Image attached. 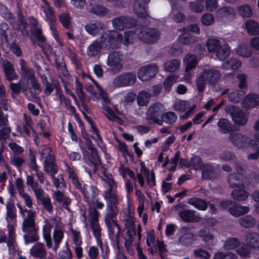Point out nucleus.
<instances>
[{"mask_svg": "<svg viewBox=\"0 0 259 259\" xmlns=\"http://www.w3.org/2000/svg\"><path fill=\"white\" fill-rule=\"evenodd\" d=\"M22 230L25 244L36 242L39 239L35 224L34 213L32 210L28 211V217L23 220Z\"/></svg>", "mask_w": 259, "mask_h": 259, "instance_id": "f03ea898", "label": "nucleus"}, {"mask_svg": "<svg viewBox=\"0 0 259 259\" xmlns=\"http://www.w3.org/2000/svg\"><path fill=\"white\" fill-rule=\"evenodd\" d=\"M239 225L245 228H250L255 226L256 220L250 215H246L240 218L238 220Z\"/></svg>", "mask_w": 259, "mask_h": 259, "instance_id": "473e14b6", "label": "nucleus"}, {"mask_svg": "<svg viewBox=\"0 0 259 259\" xmlns=\"http://www.w3.org/2000/svg\"><path fill=\"white\" fill-rule=\"evenodd\" d=\"M200 170L202 171L201 177L204 180H213L218 177L214 166L209 163L204 164Z\"/></svg>", "mask_w": 259, "mask_h": 259, "instance_id": "4be33fe9", "label": "nucleus"}, {"mask_svg": "<svg viewBox=\"0 0 259 259\" xmlns=\"http://www.w3.org/2000/svg\"><path fill=\"white\" fill-rule=\"evenodd\" d=\"M105 181L108 184V190L103 192V196L106 201V205H118L119 200L117 194L113 191L116 185L112 178L107 177Z\"/></svg>", "mask_w": 259, "mask_h": 259, "instance_id": "0eeeda50", "label": "nucleus"}, {"mask_svg": "<svg viewBox=\"0 0 259 259\" xmlns=\"http://www.w3.org/2000/svg\"><path fill=\"white\" fill-rule=\"evenodd\" d=\"M88 163L89 165H93L94 166L95 172L97 170V166L101 164V159L96 149L91 151V156L88 161Z\"/></svg>", "mask_w": 259, "mask_h": 259, "instance_id": "c03bdc74", "label": "nucleus"}, {"mask_svg": "<svg viewBox=\"0 0 259 259\" xmlns=\"http://www.w3.org/2000/svg\"><path fill=\"white\" fill-rule=\"evenodd\" d=\"M30 253L32 256L39 259L45 258L47 254L45 245L40 242L34 244L30 250Z\"/></svg>", "mask_w": 259, "mask_h": 259, "instance_id": "412c9836", "label": "nucleus"}, {"mask_svg": "<svg viewBox=\"0 0 259 259\" xmlns=\"http://www.w3.org/2000/svg\"><path fill=\"white\" fill-rule=\"evenodd\" d=\"M125 229L126 230V237L124 238L125 240V246H126L127 242H132L134 241V235H135V218L134 214L129 213L128 215L125 219Z\"/></svg>", "mask_w": 259, "mask_h": 259, "instance_id": "ddd939ff", "label": "nucleus"}, {"mask_svg": "<svg viewBox=\"0 0 259 259\" xmlns=\"http://www.w3.org/2000/svg\"><path fill=\"white\" fill-rule=\"evenodd\" d=\"M221 77L220 71L215 68H204L197 79V88L199 92H201L204 91L207 83L214 86Z\"/></svg>", "mask_w": 259, "mask_h": 259, "instance_id": "f257e3e1", "label": "nucleus"}, {"mask_svg": "<svg viewBox=\"0 0 259 259\" xmlns=\"http://www.w3.org/2000/svg\"><path fill=\"white\" fill-rule=\"evenodd\" d=\"M238 14L242 17L248 18L252 15V11L250 6L247 5H242L238 7Z\"/></svg>", "mask_w": 259, "mask_h": 259, "instance_id": "6e6d98bb", "label": "nucleus"}, {"mask_svg": "<svg viewBox=\"0 0 259 259\" xmlns=\"http://www.w3.org/2000/svg\"><path fill=\"white\" fill-rule=\"evenodd\" d=\"M242 106L247 109L254 108L259 105V95L256 94L248 95L244 99Z\"/></svg>", "mask_w": 259, "mask_h": 259, "instance_id": "5701e85b", "label": "nucleus"}, {"mask_svg": "<svg viewBox=\"0 0 259 259\" xmlns=\"http://www.w3.org/2000/svg\"><path fill=\"white\" fill-rule=\"evenodd\" d=\"M45 170L48 173L50 174L51 176L56 174L58 170L57 165L53 162H48V159L44 161Z\"/></svg>", "mask_w": 259, "mask_h": 259, "instance_id": "5fc2aeb1", "label": "nucleus"}, {"mask_svg": "<svg viewBox=\"0 0 259 259\" xmlns=\"http://www.w3.org/2000/svg\"><path fill=\"white\" fill-rule=\"evenodd\" d=\"M20 66L21 71V77L24 79H31L35 77L34 71L32 68L27 67L26 62L24 59L20 60Z\"/></svg>", "mask_w": 259, "mask_h": 259, "instance_id": "b1692460", "label": "nucleus"}, {"mask_svg": "<svg viewBox=\"0 0 259 259\" xmlns=\"http://www.w3.org/2000/svg\"><path fill=\"white\" fill-rule=\"evenodd\" d=\"M179 41L182 44L189 45L196 42L197 39L191 34L185 33L179 36Z\"/></svg>", "mask_w": 259, "mask_h": 259, "instance_id": "de8ad7c7", "label": "nucleus"}, {"mask_svg": "<svg viewBox=\"0 0 259 259\" xmlns=\"http://www.w3.org/2000/svg\"><path fill=\"white\" fill-rule=\"evenodd\" d=\"M241 65V62L239 59L231 58L222 64V68L224 70H235L239 68Z\"/></svg>", "mask_w": 259, "mask_h": 259, "instance_id": "e433bc0d", "label": "nucleus"}, {"mask_svg": "<svg viewBox=\"0 0 259 259\" xmlns=\"http://www.w3.org/2000/svg\"><path fill=\"white\" fill-rule=\"evenodd\" d=\"M102 109L104 111V113L105 115L110 120L116 121L120 119V118L113 112L109 107L103 106Z\"/></svg>", "mask_w": 259, "mask_h": 259, "instance_id": "bf43d9fd", "label": "nucleus"}, {"mask_svg": "<svg viewBox=\"0 0 259 259\" xmlns=\"http://www.w3.org/2000/svg\"><path fill=\"white\" fill-rule=\"evenodd\" d=\"M44 12L46 19L49 22L50 29L54 30V27H55L54 23L56 21V18L54 14L52 8L49 6L45 9Z\"/></svg>", "mask_w": 259, "mask_h": 259, "instance_id": "37998d69", "label": "nucleus"}, {"mask_svg": "<svg viewBox=\"0 0 259 259\" xmlns=\"http://www.w3.org/2000/svg\"><path fill=\"white\" fill-rule=\"evenodd\" d=\"M118 211V205H106L104 220L110 237H113L114 234V227H116V225H118L116 221V215Z\"/></svg>", "mask_w": 259, "mask_h": 259, "instance_id": "20e7f679", "label": "nucleus"}, {"mask_svg": "<svg viewBox=\"0 0 259 259\" xmlns=\"http://www.w3.org/2000/svg\"><path fill=\"white\" fill-rule=\"evenodd\" d=\"M150 94L146 91H142L139 93L137 97V102L140 106H146L150 101Z\"/></svg>", "mask_w": 259, "mask_h": 259, "instance_id": "8fccbe9b", "label": "nucleus"}, {"mask_svg": "<svg viewBox=\"0 0 259 259\" xmlns=\"http://www.w3.org/2000/svg\"><path fill=\"white\" fill-rule=\"evenodd\" d=\"M102 27L103 25L101 23L93 22V21L87 23L84 26L85 30L93 35H97L102 29Z\"/></svg>", "mask_w": 259, "mask_h": 259, "instance_id": "2f4dec72", "label": "nucleus"}, {"mask_svg": "<svg viewBox=\"0 0 259 259\" xmlns=\"http://www.w3.org/2000/svg\"><path fill=\"white\" fill-rule=\"evenodd\" d=\"M204 164L201 158L198 156L192 157L189 162V165L196 170H200Z\"/></svg>", "mask_w": 259, "mask_h": 259, "instance_id": "052dcab7", "label": "nucleus"}, {"mask_svg": "<svg viewBox=\"0 0 259 259\" xmlns=\"http://www.w3.org/2000/svg\"><path fill=\"white\" fill-rule=\"evenodd\" d=\"M215 53L220 60L224 61L230 55V47L228 45H222Z\"/></svg>", "mask_w": 259, "mask_h": 259, "instance_id": "ea45409f", "label": "nucleus"}, {"mask_svg": "<svg viewBox=\"0 0 259 259\" xmlns=\"http://www.w3.org/2000/svg\"><path fill=\"white\" fill-rule=\"evenodd\" d=\"M231 196L235 200L241 201H244L248 198L249 193L243 189V188H241L233 190L231 193Z\"/></svg>", "mask_w": 259, "mask_h": 259, "instance_id": "58836bf2", "label": "nucleus"}, {"mask_svg": "<svg viewBox=\"0 0 259 259\" xmlns=\"http://www.w3.org/2000/svg\"><path fill=\"white\" fill-rule=\"evenodd\" d=\"M240 244L239 240L236 238H231L227 240L224 245L226 249H232L238 246Z\"/></svg>", "mask_w": 259, "mask_h": 259, "instance_id": "13d9d810", "label": "nucleus"}, {"mask_svg": "<svg viewBox=\"0 0 259 259\" xmlns=\"http://www.w3.org/2000/svg\"><path fill=\"white\" fill-rule=\"evenodd\" d=\"M150 0H134L133 7L138 17L145 18L148 16L147 5Z\"/></svg>", "mask_w": 259, "mask_h": 259, "instance_id": "a211bd4d", "label": "nucleus"}, {"mask_svg": "<svg viewBox=\"0 0 259 259\" xmlns=\"http://www.w3.org/2000/svg\"><path fill=\"white\" fill-rule=\"evenodd\" d=\"M163 105L159 103H156L151 105L146 113V119L148 120L152 121L153 122L162 125L163 121L159 119L158 117L164 112Z\"/></svg>", "mask_w": 259, "mask_h": 259, "instance_id": "6e6552de", "label": "nucleus"}, {"mask_svg": "<svg viewBox=\"0 0 259 259\" xmlns=\"http://www.w3.org/2000/svg\"><path fill=\"white\" fill-rule=\"evenodd\" d=\"M161 121L166 122L169 124H172L175 123L177 119V116L174 112L169 111L161 114Z\"/></svg>", "mask_w": 259, "mask_h": 259, "instance_id": "3c124183", "label": "nucleus"}, {"mask_svg": "<svg viewBox=\"0 0 259 259\" xmlns=\"http://www.w3.org/2000/svg\"><path fill=\"white\" fill-rule=\"evenodd\" d=\"M236 13L234 9L230 7H225L219 9L216 12V17L218 18H234Z\"/></svg>", "mask_w": 259, "mask_h": 259, "instance_id": "cd10ccee", "label": "nucleus"}, {"mask_svg": "<svg viewBox=\"0 0 259 259\" xmlns=\"http://www.w3.org/2000/svg\"><path fill=\"white\" fill-rule=\"evenodd\" d=\"M91 226L93 234L96 239L98 245L100 246L101 250L103 251V246L101 237V228L99 222L92 223H91Z\"/></svg>", "mask_w": 259, "mask_h": 259, "instance_id": "c9c22d12", "label": "nucleus"}, {"mask_svg": "<svg viewBox=\"0 0 259 259\" xmlns=\"http://www.w3.org/2000/svg\"><path fill=\"white\" fill-rule=\"evenodd\" d=\"M188 203L194 206L196 208L202 210H205L208 205L206 201L197 197L190 198L188 200Z\"/></svg>", "mask_w": 259, "mask_h": 259, "instance_id": "4c0bfd02", "label": "nucleus"}, {"mask_svg": "<svg viewBox=\"0 0 259 259\" xmlns=\"http://www.w3.org/2000/svg\"><path fill=\"white\" fill-rule=\"evenodd\" d=\"M51 228L52 225L50 223H46L43 228L44 237L48 248L52 247V241L50 235Z\"/></svg>", "mask_w": 259, "mask_h": 259, "instance_id": "a18cd8bd", "label": "nucleus"}, {"mask_svg": "<svg viewBox=\"0 0 259 259\" xmlns=\"http://www.w3.org/2000/svg\"><path fill=\"white\" fill-rule=\"evenodd\" d=\"M250 208L248 206L234 204L229 208V212L233 216L238 217L249 212Z\"/></svg>", "mask_w": 259, "mask_h": 259, "instance_id": "c756f323", "label": "nucleus"}, {"mask_svg": "<svg viewBox=\"0 0 259 259\" xmlns=\"http://www.w3.org/2000/svg\"><path fill=\"white\" fill-rule=\"evenodd\" d=\"M198 236L202 238L205 242H208L213 239V236L206 229L200 230L198 233Z\"/></svg>", "mask_w": 259, "mask_h": 259, "instance_id": "338daca9", "label": "nucleus"}, {"mask_svg": "<svg viewBox=\"0 0 259 259\" xmlns=\"http://www.w3.org/2000/svg\"><path fill=\"white\" fill-rule=\"evenodd\" d=\"M191 229V228L189 227H183L180 229V232L183 235L178 239L179 244L184 246H188L195 241V235L190 233Z\"/></svg>", "mask_w": 259, "mask_h": 259, "instance_id": "f3484780", "label": "nucleus"}, {"mask_svg": "<svg viewBox=\"0 0 259 259\" xmlns=\"http://www.w3.org/2000/svg\"><path fill=\"white\" fill-rule=\"evenodd\" d=\"M160 36V32L157 29L150 27L142 29L137 35L139 40L148 44L157 42L159 40Z\"/></svg>", "mask_w": 259, "mask_h": 259, "instance_id": "423d86ee", "label": "nucleus"}, {"mask_svg": "<svg viewBox=\"0 0 259 259\" xmlns=\"http://www.w3.org/2000/svg\"><path fill=\"white\" fill-rule=\"evenodd\" d=\"M158 72V67L155 64H150L141 67L138 72V77L142 81H146L154 77Z\"/></svg>", "mask_w": 259, "mask_h": 259, "instance_id": "f8f14e48", "label": "nucleus"}, {"mask_svg": "<svg viewBox=\"0 0 259 259\" xmlns=\"http://www.w3.org/2000/svg\"><path fill=\"white\" fill-rule=\"evenodd\" d=\"M180 66V62L177 59L167 61L164 65L165 70L169 72L176 71Z\"/></svg>", "mask_w": 259, "mask_h": 259, "instance_id": "864d4df0", "label": "nucleus"}, {"mask_svg": "<svg viewBox=\"0 0 259 259\" xmlns=\"http://www.w3.org/2000/svg\"><path fill=\"white\" fill-rule=\"evenodd\" d=\"M77 190L81 192L90 205L95 203V199L99 193V190L96 187L84 184L83 185L81 184Z\"/></svg>", "mask_w": 259, "mask_h": 259, "instance_id": "1a4fd4ad", "label": "nucleus"}, {"mask_svg": "<svg viewBox=\"0 0 259 259\" xmlns=\"http://www.w3.org/2000/svg\"><path fill=\"white\" fill-rule=\"evenodd\" d=\"M122 54L119 51H113L108 55L107 65L110 67H113V70L115 73L119 72L122 68L120 63Z\"/></svg>", "mask_w": 259, "mask_h": 259, "instance_id": "2eb2a0df", "label": "nucleus"}, {"mask_svg": "<svg viewBox=\"0 0 259 259\" xmlns=\"http://www.w3.org/2000/svg\"><path fill=\"white\" fill-rule=\"evenodd\" d=\"M184 61L186 65L185 71H190L194 69L197 63L196 56L192 54H187L185 56Z\"/></svg>", "mask_w": 259, "mask_h": 259, "instance_id": "a19ab883", "label": "nucleus"}, {"mask_svg": "<svg viewBox=\"0 0 259 259\" xmlns=\"http://www.w3.org/2000/svg\"><path fill=\"white\" fill-rule=\"evenodd\" d=\"M222 46L221 41L217 38H211L207 40L206 47L209 52L215 53Z\"/></svg>", "mask_w": 259, "mask_h": 259, "instance_id": "49530a36", "label": "nucleus"}, {"mask_svg": "<svg viewBox=\"0 0 259 259\" xmlns=\"http://www.w3.org/2000/svg\"><path fill=\"white\" fill-rule=\"evenodd\" d=\"M102 50V46L98 40L93 41L88 48L87 53L91 57L97 56Z\"/></svg>", "mask_w": 259, "mask_h": 259, "instance_id": "72a5a7b5", "label": "nucleus"}, {"mask_svg": "<svg viewBox=\"0 0 259 259\" xmlns=\"http://www.w3.org/2000/svg\"><path fill=\"white\" fill-rule=\"evenodd\" d=\"M193 254L196 258L200 259H208L210 257V253L202 248L194 250Z\"/></svg>", "mask_w": 259, "mask_h": 259, "instance_id": "680f3d73", "label": "nucleus"}, {"mask_svg": "<svg viewBox=\"0 0 259 259\" xmlns=\"http://www.w3.org/2000/svg\"><path fill=\"white\" fill-rule=\"evenodd\" d=\"M0 14L6 19L9 20L13 27H15V17L8 8L0 3Z\"/></svg>", "mask_w": 259, "mask_h": 259, "instance_id": "79ce46f5", "label": "nucleus"}, {"mask_svg": "<svg viewBox=\"0 0 259 259\" xmlns=\"http://www.w3.org/2000/svg\"><path fill=\"white\" fill-rule=\"evenodd\" d=\"M244 176L241 174L234 173L229 175L228 182L232 188H244Z\"/></svg>", "mask_w": 259, "mask_h": 259, "instance_id": "aec40b11", "label": "nucleus"}, {"mask_svg": "<svg viewBox=\"0 0 259 259\" xmlns=\"http://www.w3.org/2000/svg\"><path fill=\"white\" fill-rule=\"evenodd\" d=\"M237 53L242 57H249L251 55V51L244 45H241L236 49Z\"/></svg>", "mask_w": 259, "mask_h": 259, "instance_id": "e2e57ef3", "label": "nucleus"}, {"mask_svg": "<svg viewBox=\"0 0 259 259\" xmlns=\"http://www.w3.org/2000/svg\"><path fill=\"white\" fill-rule=\"evenodd\" d=\"M179 216L183 221L186 222L192 223L197 221L194 210L187 209L181 211L180 212Z\"/></svg>", "mask_w": 259, "mask_h": 259, "instance_id": "f704fd0d", "label": "nucleus"}, {"mask_svg": "<svg viewBox=\"0 0 259 259\" xmlns=\"http://www.w3.org/2000/svg\"><path fill=\"white\" fill-rule=\"evenodd\" d=\"M245 27L248 33L251 35H259V24L252 19L247 20L245 23Z\"/></svg>", "mask_w": 259, "mask_h": 259, "instance_id": "c85d7f7f", "label": "nucleus"}, {"mask_svg": "<svg viewBox=\"0 0 259 259\" xmlns=\"http://www.w3.org/2000/svg\"><path fill=\"white\" fill-rule=\"evenodd\" d=\"M228 139L234 146L238 148H245L251 142L247 136L240 133L232 132L230 133Z\"/></svg>", "mask_w": 259, "mask_h": 259, "instance_id": "9b49d317", "label": "nucleus"}, {"mask_svg": "<svg viewBox=\"0 0 259 259\" xmlns=\"http://www.w3.org/2000/svg\"><path fill=\"white\" fill-rule=\"evenodd\" d=\"M136 81V76L132 73L122 74L116 76L113 81L115 87L131 85L135 84Z\"/></svg>", "mask_w": 259, "mask_h": 259, "instance_id": "4468645a", "label": "nucleus"}, {"mask_svg": "<svg viewBox=\"0 0 259 259\" xmlns=\"http://www.w3.org/2000/svg\"><path fill=\"white\" fill-rule=\"evenodd\" d=\"M54 196L58 202L62 204V206L64 208L70 211L69 205L71 202V199L68 196L64 195L59 190L54 192Z\"/></svg>", "mask_w": 259, "mask_h": 259, "instance_id": "a878e982", "label": "nucleus"}, {"mask_svg": "<svg viewBox=\"0 0 259 259\" xmlns=\"http://www.w3.org/2000/svg\"><path fill=\"white\" fill-rule=\"evenodd\" d=\"M247 244L250 247L259 250V234L255 232H248L245 238Z\"/></svg>", "mask_w": 259, "mask_h": 259, "instance_id": "bb28decb", "label": "nucleus"}, {"mask_svg": "<svg viewBox=\"0 0 259 259\" xmlns=\"http://www.w3.org/2000/svg\"><path fill=\"white\" fill-rule=\"evenodd\" d=\"M177 77L174 75L167 77L163 82L165 91L169 92L173 85L176 82Z\"/></svg>", "mask_w": 259, "mask_h": 259, "instance_id": "0e129e2a", "label": "nucleus"}, {"mask_svg": "<svg viewBox=\"0 0 259 259\" xmlns=\"http://www.w3.org/2000/svg\"><path fill=\"white\" fill-rule=\"evenodd\" d=\"M247 75L244 73H239L237 75V79L239 80L238 87L240 89H245L247 87Z\"/></svg>", "mask_w": 259, "mask_h": 259, "instance_id": "774afa93", "label": "nucleus"}, {"mask_svg": "<svg viewBox=\"0 0 259 259\" xmlns=\"http://www.w3.org/2000/svg\"><path fill=\"white\" fill-rule=\"evenodd\" d=\"M219 132L222 134H229L234 131L233 124L227 119L221 118L217 123Z\"/></svg>", "mask_w": 259, "mask_h": 259, "instance_id": "393cba45", "label": "nucleus"}, {"mask_svg": "<svg viewBox=\"0 0 259 259\" xmlns=\"http://www.w3.org/2000/svg\"><path fill=\"white\" fill-rule=\"evenodd\" d=\"M63 236L64 233L61 230L55 229L54 231L53 237L55 244L53 247V250L55 252H57Z\"/></svg>", "mask_w": 259, "mask_h": 259, "instance_id": "09e8293b", "label": "nucleus"}, {"mask_svg": "<svg viewBox=\"0 0 259 259\" xmlns=\"http://www.w3.org/2000/svg\"><path fill=\"white\" fill-rule=\"evenodd\" d=\"M100 38L104 48L110 51L118 48L119 42L123 39V36L117 31L111 30L104 33Z\"/></svg>", "mask_w": 259, "mask_h": 259, "instance_id": "7ed1b4c3", "label": "nucleus"}, {"mask_svg": "<svg viewBox=\"0 0 259 259\" xmlns=\"http://www.w3.org/2000/svg\"><path fill=\"white\" fill-rule=\"evenodd\" d=\"M60 21L63 26L69 29L70 27V17L69 14L66 13H62L59 16Z\"/></svg>", "mask_w": 259, "mask_h": 259, "instance_id": "69168bd1", "label": "nucleus"}, {"mask_svg": "<svg viewBox=\"0 0 259 259\" xmlns=\"http://www.w3.org/2000/svg\"><path fill=\"white\" fill-rule=\"evenodd\" d=\"M68 172L69 178L71 181L72 183L74 185L75 188L77 189L81 185V183L79 181L78 177L74 170L69 167H68Z\"/></svg>", "mask_w": 259, "mask_h": 259, "instance_id": "4d7b16f0", "label": "nucleus"}, {"mask_svg": "<svg viewBox=\"0 0 259 259\" xmlns=\"http://www.w3.org/2000/svg\"><path fill=\"white\" fill-rule=\"evenodd\" d=\"M225 111L231 116L234 122L238 125L243 126L247 122L248 117L238 107L232 105H228L225 107Z\"/></svg>", "mask_w": 259, "mask_h": 259, "instance_id": "39448f33", "label": "nucleus"}, {"mask_svg": "<svg viewBox=\"0 0 259 259\" xmlns=\"http://www.w3.org/2000/svg\"><path fill=\"white\" fill-rule=\"evenodd\" d=\"M87 9L89 12L98 16H104L108 13V9L101 5L99 0H90Z\"/></svg>", "mask_w": 259, "mask_h": 259, "instance_id": "dca6fc26", "label": "nucleus"}, {"mask_svg": "<svg viewBox=\"0 0 259 259\" xmlns=\"http://www.w3.org/2000/svg\"><path fill=\"white\" fill-rule=\"evenodd\" d=\"M8 229L9 233L7 246L9 247V253L10 254H12L15 252L14 242L15 240V234L14 228L12 225H9L8 226Z\"/></svg>", "mask_w": 259, "mask_h": 259, "instance_id": "7c9ffc66", "label": "nucleus"}, {"mask_svg": "<svg viewBox=\"0 0 259 259\" xmlns=\"http://www.w3.org/2000/svg\"><path fill=\"white\" fill-rule=\"evenodd\" d=\"M136 24L135 20L128 16H122L116 17L112 20L113 27L119 30L125 28H130Z\"/></svg>", "mask_w": 259, "mask_h": 259, "instance_id": "9d476101", "label": "nucleus"}, {"mask_svg": "<svg viewBox=\"0 0 259 259\" xmlns=\"http://www.w3.org/2000/svg\"><path fill=\"white\" fill-rule=\"evenodd\" d=\"M2 67L5 72V76L8 80L12 81L18 78V75L15 71L13 64L7 60L2 59Z\"/></svg>", "mask_w": 259, "mask_h": 259, "instance_id": "6ab92c4d", "label": "nucleus"}, {"mask_svg": "<svg viewBox=\"0 0 259 259\" xmlns=\"http://www.w3.org/2000/svg\"><path fill=\"white\" fill-rule=\"evenodd\" d=\"M245 93L243 91H233L229 94V100L233 103H238L242 99Z\"/></svg>", "mask_w": 259, "mask_h": 259, "instance_id": "603ef678", "label": "nucleus"}]
</instances>
